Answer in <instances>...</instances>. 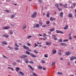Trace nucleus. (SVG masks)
<instances>
[{"instance_id":"nucleus-1","label":"nucleus","mask_w":76,"mask_h":76,"mask_svg":"<svg viewBox=\"0 0 76 76\" xmlns=\"http://www.w3.org/2000/svg\"><path fill=\"white\" fill-rule=\"evenodd\" d=\"M26 53L27 54H28V55H30V56L32 57H37L36 56H35V55L32 54V53H30V52H29V51L28 50H26Z\"/></svg>"},{"instance_id":"nucleus-2","label":"nucleus","mask_w":76,"mask_h":76,"mask_svg":"<svg viewBox=\"0 0 76 76\" xmlns=\"http://www.w3.org/2000/svg\"><path fill=\"white\" fill-rule=\"evenodd\" d=\"M37 13L35 12H34L33 14L31 15V16L33 18H35L37 16Z\"/></svg>"},{"instance_id":"nucleus-3","label":"nucleus","mask_w":76,"mask_h":76,"mask_svg":"<svg viewBox=\"0 0 76 76\" xmlns=\"http://www.w3.org/2000/svg\"><path fill=\"white\" fill-rule=\"evenodd\" d=\"M27 57H28V56L26 55H23L20 56V58L21 59H23V58H25Z\"/></svg>"},{"instance_id":"nucleus-4","label":"nucleus","mask_w":76,"mask_h":76,"mask_svg":"<svg viewBox=\"0 0 76 76\" xmlns=\"http://www.w3.org/2000/svg\"><path fill=\"white\" fill-rule=\"evenodd\" d=\"M10 28L9 26H6L5 27H3L2 28L3 29H8Z\"/></svg>"},{"instance_id":"nucleus-5","label":"nucleus","mask_w":76,"mask_h":76,"mask_svg":"<svg viewBox=\"0 0 76 76\" xmlns=\"http://www.w3.org/2000/svg\"><path fill=\"white\" fill-rule=\"evenodd\" d=\"M56 32L57 34H59V33H61V34H63V32L60 31L58 30H56Z\"/></svg>"},{"instance_id":"nucleus-6","label":"nucleus","mask_w":76,"mask_h":76,"mask_svg":"<svg viewBox=\"0 0 76 76\" xmlns=\"http://www.w3.org/2000/svg\"><path fill=\"white\" fill-rule=\"evenodd\" d=\"M3 37H5V38H8L9 36L6 34H4L2 35Z\"/></svg>"},{"instance_id":"nucleus-7","label":"nucleus","mask_w":76,"mask_h":76,"mask_svg":"<svg viewBox=\"0 0 76 76\" xmlns=\"http://www.w3.org/2000/svg\"><path fill=\"white\" fill-rule=\"evenodd\" d=\"M66 56H70L71 54V52L70 51H68L66 53Z\"/></svg>"},{"instance_id":"nucleus-8","label":"nucleus","mask_w":76,"mask_h":76,"mask_svg":"<svg viewBox=\"0 0 76 76\" xmlns=\"http://www.w3.org/2000/svg\"><path fill=\"white\" fill-rule=\"evenodd\" d=\"M23 48H24V49H25L26 50H27L28 49H29V47L26 46L25 45H23Z\"/></svg>"},{"instance_id":"nucleus-9","label":"nucleus","mask_w":76,"mask_h":76,"mask_svg":"<svg viewBox=\"0 0 76 76\" xmlns=\"http://www.w3.org/2000/svg\"><path fill=\"white\" fill-rule=\"evenodd\" d=\"M52 37L53 38L54 40H57L58 39L57 38V37L55 35H53L52 36Z\"/></svg>"},{"instance_id":"nucleus-10","label":"nucleus","mask_w":76,"mask_h":76,"mask_svg":"<svg viewBox=\"0 0 76 76\" xmlns=\"http://www.w3.org/2000/svg\"><path fill=\"white\" fill-rule=\"evenodd\" d=\"M26 24H24L22 28L23 30H24V29H26Z\"/></svg>"},{"instance_id":"nucleus-11","label":"nucleus","mask_w":76,"mask_h":76,"mask_svg":"<svg viewBox=\"0 0 76 76\" xmlns=\"http://www.w3.org/2000/svg\"><path fill=\"white\" fill-rule=\"evenodd\" d=\"M50 20L51 21H53V20H56V19L55 18H53L52 17H50Z\"/></svg>"},{"instance_id":"nucleus-12","label":"nucleus","mask_w":76,"mask_h":76,"mask_svg":"<svg viewBox=\"0 0 76 76\" xmlns=\"http://www.w3.org/2000/svg\"><path fill=\"white\" fill-rule=\"evenodd\" d=\"M74 59H75V60H76V57H73V56H72V57H71L70 58V60L71 61H72V60H74Z\"/></svg>"},{"instance_id":"nucleus-13","label":"nucleus","mask_w":76,"mask_h":76,"mask_svg":"<svg viewBox=\"0 0 76 76\" xmlns=\"http://www.w3.org/2000/svg\"><path fill=\"white\" fill-rule=\"evenodd\" d=\"M52 51L53 54H55L56 53V52H57V50H52Z\"/></svg>"},{"instance_id":"nucleus-14","label":"nucleus","mask_w":76,"mask_h":76,"mask_svg":"<svg viewBox=\"0 0 76 76\" xmlns=\"http://www.w3.org/2000/svg\"><path fill=\"white\" fill-rule=\"evenodd\" d=\"M24 60H25V63H29V62L28 61V58H24Z\"/></svg>"},{"instance_id":"nucleus-15","label":"nucleus","mask_w":76,"mask_h":76,"mask_svg":"<svg viewBox=\"0 0 76 76\" xmlns=\"http://www.w3.org/2000/svg\"><path fill=\"white\" fill-rule=\"evenodd\" d=\"M28 67H29V68H30L31 70H32V71H34V68L31 67V65H28Z\"/></svg>"},{"instance_id":"nucleus-16","label":"nucleus","mask_w":76,"mask_h":76,"mask_svg":"<svg viewBox=\"0 0 76 76\" xmlns=\"http://www.w3.org/2000/svg\"><path fill=\"white\" fill-rule=\"evenodd\" d=\"M68 16L69 18H72V17L73 16H72V14L71 13H69L68 14Z\"/></svg>"},{"instance_id":"nucleus-17","label":"nucleus","mask_w":76,"mask_h":76,"mask_svg":"<svg viewBox=\"0 0 76 76\" xmlns=\"http://www.w3.org/2000/svg\"><path fill=\"white\" fill-rule=\"evenodd\" d=\"M64 6L65 8H68V7H69V6H68V4H65L64 5Z\"/></svg>"},{"instance_id":"nucleus-18","label":"nucleus","mask_w":76,"mask_h":76,"mask_svg":"<svg viewBox=\"0 0 76 76\" xmlns=\"http://www.w3.org/2000/svg\"><path fill=\"white\" fill-rule=\"evenodd\" d=\"M60 16L61 18H63V12H61L60 13Z\"/></svg>"},{"instance_id":"nucleus-19","label":"nucleus","mask_w":76,"mask_h":76,"mask_svg":"<svg viewBox=\"0 0 76 76\" xmlns=\"http://www.w3.org/2000/svg\"><path fill=\"white\" fill-rule=\"evenodd\" d=\"M46 16H47V17H48V18L50 17V12H47Z\"/></svg>"},{"instance_id":"nucleus-20","label":"nucleus","mask_w":76,"mask_h":76,"mask_svg":"<svg viewBox=\"0 0 76 76\" xmlns=\"http://www.w3.org/2000/svg\"><path fill=\"white\" fill-rule=\"evenodd\" d=\"M1 43L3 44H5V45H7V43L6 42V41H5L4 42H1Z\"/></svg>"},{"instance_id":"nucleus-21","label":"nucleus","mask_w":76,"mask_h":76,"mask_svg":"<svg viewBox=\"0 0 76 76\" xmlns=\"http://www.w3.org/2000/svg\"><path fill=\"white\" fill-rule=\"evenodd\" d=\"M44 57H45V58H47L48 57V54H45Z\"/></svg>"},{"instance_id":"nucleus-22","label":"nucleus","mask_w":76,"mask_h":76,"mask_svg":"<svg viewBox=\"0 0 76 76\" xmlns=\"http://www.w3.org/2000/svg\"><path fill=\"white\" fill-rule=\"evenodd\" d=\"M54 30H55V29H54V28H53L52 29H50V32H53V31H54Z\"/></svg>"},{"instance_id":"nucleus-23","label":"nucleus","mask_w":76,"mask_h":76,"mask_svg":"<svg viewBox=\"0 0 76 76\" xmlns=\"http://www.w3.org/2000/svg\"><path fill=\"white\" fill-rule=\"evenodd\" d=\"M19 73L20 74V75H21L23 76H24V74L22 72L20 71L19 72Z\"/></svg>"},{"instance_id":"nucleus-24","label":"nucleus","mask_w":76,"mask_h":76,"mask_svg":"<svg viewBox=\"0 0 76 76\" xmlns=\"http://www.w3.org/2000/svg\"><path fill=\"white\" fill-rule=\"evenodd\" d=\"M32 38V36H27L26 38L27 39H29V38Z\"/></svg>"},{"instance_id":"nucleus-25","label":"nucleus","mask_w":76,"mask_h":76,"mask_svg":"<svg viewBox=\"0 0 76 76\" xmlns=\"http://www.w3.org/2000/svg\"><path fill=\"white\" fill-rule=\"evenodd\" d=\"M16 71L17 72H18V70H20V68L17 67H16Z\"/></svg>"},{"instance_id":"nucleus-26","label":"nucleus","mask_w":76,"mask_h":76,"mask_svg":"<svg viewBox=\"0 0 76 76\" xmlns=\"http://www.w3.org/2000/svg\"><path fill=\"white\" fill-rule=\"evenodd\" d=\"M69 28V27H68V26L67 25H66L65 26V27L64 28V29H68Z\"/></svg>"},{"instance_id":"nucleus-27","label":"nucleus","mask_w":76,"mask_h":76,"mask_svg":"<svg viewBox=\"0 0 76 76\" xmlns=\"http://www.w3.org/2000/svg\"><path fill=\"white\" fill-rule=\"evenodd\" d=\"M42 67L41 66H39L37 67V69H42Z\"/></svg>"},{"instance_id":"nucleus-28","label":"nucleus","mask_w":76,"mask_h":76,"mask_svg":"<svg viewBox=\"0 0 76 76\" xmlns=\"http://www.w3.org/2000/svg\"><path fill=\"white\" fill-rule=\"evenodd\" d=\"M13 31L12 30H10V35H12L13 34Z\"/></svg>"},{"instance_id":"nucleus-29","label":"nucleus","mask_w":76,"mask_h":76,"mask_svg":"<svg viewBox=\"0 0 76 76\" xmlns=\"http://www.w3.org/2000/svg\"><path fill=\"white\" fill-rule=\"evenodd\" d=\"M39 26V24H37L36 25V27L37 28H38Z\"/></svg>"},{"instance_id":"nucleus-30","label":"nucleus","mask_w":76,"mask_h":76,"mask_svg":"<svg viewBox=\"0 0 76 76\" xmlns=\"http://www.w3.org/2000/svg\"><path fill=\"white\" fill-rule=\"evenodd\" d=\"M46 44L47 45H51V43L50 42H47Z\"/></svg>"},{"instance_id":"nucleus-31","label":"nucleus","mask_w":76,"mask_h":76,"mask_svg":"<svg viewBox=\"0 0 76 76\" xmlns=\"http://www.w3.org/2000/svg\"><path fill=\"white\" fill-rule=\"evenodd\" d=\"M58 4H55V6L58 8Z\"/></svg>"},{"instance_id":"nucleus-32","label":"nucleus","mask_w":76,"mask_h":76,"mask_svg":"<svg viewBox=\"0 0 76 76\" xmlns=\"http://www.w3.org/2000/svg\"><path fill=\"white\" fill-rule=\"evenodd\" d=\"M47 26L45 24L42 26V28H45L46 27H47Z\"/></svg>"},{"instance_id":"nucleus-33","label":"nucleus","mask_w":76,"mask_h":76,"mask_svg":"<svg viewBox=\"0 0 76 76\" xmlns=\"http://www.w3.org/2000/svg\"><path fill=\"white\" fill-rule=\"evenodd\" d=\"M3 57L5 58H6V59H8L7 57L6 56L4 55H3Z\"/></svg>"},{"instance_id":"nucleus-34","label":"nucleus","mask_w":76,"mask_h":76,"mask_svg":"<svg viewBox=\"0 0 76 76\" xmlns=\"http://www.w3.org/2000/svg\"><path fill=\"white\" fill-rule=\"evenodd\" d=\"M58 54L60 56H61V55H62V54H61V53L60 52H59V51L58 52Z\"/></svg>"},{"instance_id":"nucleus-35","label":"nucleus","mask_w":76,"mask_h":76,"mask_svg":"<svg viewBox=\"0 0 76 76\" xmlns=\"http://www.w3.org/2000/svg\"><path fill=\"white\" fill-rule=\"evenodd\" d=\"M15 14H14L13 15H12L11 16V18H15Z\"/></svg>"},{"instance_id":"nucleus-36","label":"nucleus","mask_w":76,"mask_h":76,"mask_svg":"<svg viewBox=\"0 0 76 76\" xmlns=\"http://www.w3.org/2000/svg\"><path fill=\"white\" fill-rule=\"evenodd\" d=\"M29 63H31V64H34V62L33 61H29Z\"/></svg>"},{"instance_id":"nucleus-37","label":"nucleus","mask_w":76,"mask_h":76,"mask_svg":"<svg viewBox=\"0 0 76 76\" xmlns=\"http://www.w3.org/2000/svg\"><path fill=\"white\" fill-rule=\"evenodd\" d=\"M33 75L34 76H37V74L35 73H33Z\"/></svg>"},{"instance_id":"nucleus-38","label":"nucleus","mask_w":76,"mask_h":76,"mask_svg":"<svg viewBox=\"0 0 76 76\" xmlns=\"http://www.w3.org/2000/svg\"><path fill=\"white\" fill-rule=\"evenodd\" d=\"M56 63V62L55 61H53L52 62V66H53V65L54 64Z\"/></svg>"},{"instance_id":"nucleus-39","label":"nucleus","mask_w":76,"mask_h":76,"mask_svg":"<svg viewBox=\"0 0 76 76\" xmlns=\"http://www.w3.org/2000/svg\"><path fill=\"white\" fill-rule=\"evenodd\" d=\"M46 24H47V25H49V24H50V21H47L46 22Z\"/></svg>"},{"instance_id":"nucleus-40","label":"nucleus","mask_w":76,"mask_h":76,"mask_svg":"<svg viewBox=\"0 0 76 76\" xmlns=\"http://www.w3.org/2000/svg\"><path fill=\"white\" fill-rule=\"evenodd\" d=\"M5 12L6 13H10V11H9L8 10H5Z\"/></svg>"},{"instance_id":"nucleus-41","label":"nucleus","mask_w":76,"mask_h":76,"mask_svg":"<svg viewBox=\"0 0 76 76\" xmlns=\"http://www.w3.org/2000/svg\"><path fill=\"white\" fill-rule=\"evenodd\" d=\"M8 48H10L11 50H13V49L12 48V47H10L9 46H8Z\"/></svg>"},{"instance_id":"nucleus-42","label":"nucleus","mask_w":76,"mask_h":76,"mask_svg":"<svg viewBox=\"0 0 76 76\" xmlns=\"http://www.w3.org/2000/svg\"><path fill=\"white\" fill-rule=\"evenodd\" d=\"M39 22L41 26H42V23H42V22Z\"/></svg>"},{"instance_id":"nucleus-43","label":"nucleus","mask_w":76,"mask_h":76,"mask_svg":"<svg viewBox=\"0 0 76 76\" xmlns=\"http://www.w3.org/2000/svg\"><path fill=\"white\" fill-rule=\"evenodd\" d=\"M58 10L59 11H61V10H61V8H59V7L58 8Z\"/></svg>"},{"instance_id":"nucleus-44","label":"nucleus","mask_w":76,"mask_h":76,"mask_svg":"<svg viewBox=\"0 0 76 76\" xmlns=\"http://www.w3.org/2000/svg\"><path fill=\"white\" fill-rule=\"evenodd\" d=\"M35 45L34 46V47H37L38 46V45H37L36 43H35L34 44Z\"/></svg>"},{"instance_id":"nucleus-45","label":"nucleus","mask_w":76,"mask_h":76,"mask_svg":"<svg viewBox=\"0 0 76 76\" xmlns=\"http://www.w3.org/2000/svg\"><path fill=\"white\" fill-rule=\"evenodd\" d=\"M15 46L16 47H19V46L18 45V44L17 43L15 44Z\"/></svg>"},{"instance_id":"nucleus-46","label":"nucleus","mask_w":76,"mask_h":76,"mask_svg":"<svg viewBox=\"0 0 76 76\" xmlns=\"http://www.w3.org/2000/svg\"><path fill=\"white\" fill-rule=\"evenodd\" d=\"M41 62L42 63H43V64L45 63V61H44V60H42Z\"/></svg>"},{"instance_id":"nucleus-47","label":"nucleus","mask_w":76,"mask_h":76,"mask_svg":"<svg viewBox=\"0 0 76 76\" xmlns=\"http://www.w3.org/2000/svg\"><path fill=\"white\" fill-rule=\"evenodd\" d=\"M14 48L16 50H19V48L18 47L15 48Z\"/></svg>"},{"instance_id":"nucleus-48","label":"nucleus","mask_w":76,"mask_h":76,"mask_svg":"<svg viewBox=\"0 0 76 76\" xmlns=\"http://www.w3.org/2000/svg\"><path fill=\"white\" fill-rule=\"evenodd\" d=\"M16 61L18 62V63H20V60L19 59L18 60H16Z\"/></svg>"},{"instance_id":"nucleus-49","label":"nucleus","mask_w":76,"mask_h":76,"mask_svg":"<svg viewBox=\"0 0 76 76\" xmlns=\"http://www.w3.org/2000/svg\"><path fill=\"white\" fill-rule=\"evenodd\" d=\"M59 5L60 6H64V5H63V4H61V3L59 4Z\"/></svg>"},{"instance_id":"nucleus-50","label":"nucleus","mask_w":76,"mask_h":76,"mask_svg":"<svg viewBox=\"0 0 76 76\" xmlns=\"http://www.w3.org/2000/svg\"><path fill=\"white\" fill-rule=\"evenodd\" d=\"M58 41L59 42H63L62 39H60V40Z\"/></svg>"},{"instance_id":"nucleus-51","label":"nucleus","mask_w":76,"mask_h":76,"mask_svg":"<svg viewBox=\"0 0 76 76\" xmlns=\"http://www.w3.org/2000/svg\"><path fill=\"white\" fill-rule=\"evenodd\" d=\"M39 2L40 3H42V0H40V1H39Z\"/></svg>"},{"instance_id":"nucleus-52","label":"nucleus","mask_w":76,"mask_h":76,"mask_svg":"<svg viewBox=\"0 0 76 76\" xmlns=\"http://www.w3.org/2000/svg\"><path fill=\"white\" fill-rule=\"evenodd\" d=\"M69 41V40L68 39L64 40L63 41V42H66V41Z\"/></svg>"},{"instance_id":"nucleus-53","label":"nucleus","mask_w":76,"mask_h":76,"mask_svg":"<svg viewBox=\"0 0 76 76\" xmlns=\"http://www.w3.org/2000/svg\"><path fill=\"white\" fill-rule=\"evenodd\" d=\"M27 45H28V46H31V45L29 43H28Z\"/></svg>"},{"instance_id":"nucleus-54","label":"nucleus","mask_w":76,"mask_h":76,"mask_svg":"<svg viewBox=\"0 0 76 76\" xmlns=\"http://www.w3.org/2000/svg\"><path fill=\"white\" fill-rule=\"evenodd\" d=\"M57 74L58 75H61V74H62V73H60L59 72H58Z\"/></svg>"},{"instance_id":"nucleus-55","label":"nucleus","mask_w":76,"mask_h":76,"mask_svg":"<svg viewBox=\"0 0 76 76\" xmlns=\"http://www.w3.org/2000/svg\"><path fill=\"white\" fill-rule=\"evenodd\" d=\"M34 52L35 53H36V54H38V52H37V51L36 50H34Z\"/></svg>"},{"instance_id":"nucleus-56","label":"nucleus","mask_w":76,"mask_h":76,"mask_svg":"<svg viewBox=\"0 0 76 76\" xmlns=\"http://www.w3.org/2000/svg\"><path fill=\"white\" fill-rule=\"evenodd\" d=\"M64 46H65V47H66L67 46V45L66 44L64 43Z\"/></svg>"},{"instance_id":"nucleus-57","label":"nucleus","mask_w":76,"mask_h":76,"mask_svg":"<svg viewBox=\"0 0 76 76\" xmlns=\"http://www.w3.org/2000/svg\"><path fill=\"white\" fill-rule=\"evenodd\" d=\"M69 39H72V37L71 36L69 37Z\"/></svg>"},{"instance_id":"nucleus-58","label":"nucleus","mask_w":76,"mask_h":76,"mask_svg":"<svg viewBox=\"0 0 76 76\" xmlns=\"http://www.w3.org/2000/svg\"><path fill=\"white\" fill-rule=\"evenodd\" d=\"M12 64L13 65H14V66H15V65L16 64V63H15V62H14V63H13V64Z\"/></svg>"},{"instance_id":"nucleus-59","label":"nucleus","mask_w":76,"mask_h":76,"mask_svg":"<svg viewBox=\"0 0 76 76\" xmlns=\"http://www.w3.org/2000/svg\"><path fill=\"white\" fill-rule=\"evenodd\" d=\"M61 45L62 46L64 45V43H61Z\"/></svg>"},{"instance_id":"nucleus-60","label":"nucleus","mask_w":76,"mask_h":76,"mask_svg":"<svg viewBox=\"0 0 76 76\" xmlns=\"http://www.w3.org/2000/svg\"><path fill=\"white\" fill-rule=\"evenodd\" d=\"M37 44H41V43L40 42H37Z\"/></svg>"},{"instance_id":"nucleus-61","label":"nucleus","mask_w":76,"mask_h":76,"mask_svg":"<svg viewBox=\"0 0 76 76\" xmlns=\"http://www.w3.org/2000/svg\"><path fill=\"white\" fill-rule=\"evenodd\" d=\"M42 39H43V41H45V40H46V39H45L44 38H43Z\"/></svg>"},{"instance_id":"nucleus-62","label":"nucleus","mask_w":76,"mask_h":76,"mask_svg":"<svg viewBox=\"0 0 76 76\" xmlns=\"http://www.w3.org/2000/svg\"><path fill=\"white\" fill-rule=\"evenodd\" d=\"M27 50H28V51H32V50L30 49H28Z\"/></svg>"},{"instance_id":"nucleus-63","label":"nucleus","mask_w":76,"mask_h":76,"mask_svg":"<svg viewBox=\"0 0 76 76\" xmlns=\"http://www.w3.org/2000/svg\"><path fill=\"white\" fill-rule=\"evenodd\" d=\"M7 1L8 2H10V1H11V0H7Z\"/></svg>"},{"instance_id":"nucleus-64","label":"nucleus","mask_w":76,"mask_h":76,"mask_svg":"<svg viewBox=\"0 0 76 76\" xmlns=\"http://www.w3.org/2000/svg\"><path fill=\"white\" fill-rule=\"evenodd\" d=\"M11 70H12V71H13V69L12 68H11Z\"/></svg>"}]
</instances>
